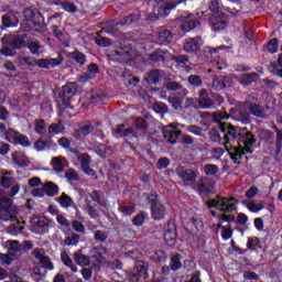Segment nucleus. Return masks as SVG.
Instances as JSON below:
<instances>
[{
	"label": "nucleus",
	"mask_w": 282,
	"mask_h": 282,
	"mask_svg": "<svg viewBox=\"0 0 282 282\" xmlns=\"http://www.w3.org/2000/svg\"><path fill=\"white\" fill-rule=\"evenodd\" d=\"M34 149L37 151H48L50 149H56V143L52 140V137H41L34 143Z\"/></svg>",
	"instance_id": "nucleus-24"
},
{
	"label": "nucleus",
	"mask_w": 282,
	"mask_h": 282,
	"mask_svg": "<svg viewBox=\"0 0 282 282\" xmlns=\"http://www.w3.org/2000/svg\"><path fill=\"white\" fill-rule=\"evenodd\" d=\"M11 160L18 169H28V166H30V159H28L25 152H13Z\"/></svg>",
	"instance_id": "nucleus-23"
},
{
	"label": "nucleus",
	"mask_w": 282,
	"mask_h": 282,
	"mask_svg": "<svg viewBox=\"0 0 282 282\" xmlns=\"http://www.w3.org/2000/svg\"><path fill=\"white\" fill-rule=\"evenodd\" d=\"M272 129L275 131V153H280L282 149V130L278 126H273Z\"/></svg>",
	"instance_id": "nucleus-48"
},
{
	"label": "nucleus",
	"mask_w": 282,
	"mask_h": 282,
	"mask_svg": "<svg viewBox=\"0 0 282 282\" xmlns=\"http://www.w3.org/2000/svg\"><path fill=\"white\" fill-rule=\"evenodd\" d=\"M215 188V181L210 177H200L197 183V192L199 195H210Z\"/></svg>",
	"instance_id": "nucleus-16"
},
{
	"label": "nucleus",
	"mask_w": 282,
	"mask_h": 282,
	"mask_svg": "<svg viewBox=\"0 0 282 282\" xmlns=\"http://www.w3.org/2000/svg\"><path fill=\"white\" fill-rule=\"evenodd\" d=\"M232 140H237L238 142H242L245 147H254L257 139L252 135V132H246V134H239L235 131L231 132Z\"/></svg>",
	"instance_id": "nucleus-25"
},
{
	"label": "nucleus",
	"mask_w": 282,
	"mask_h": 282,
	"mask_svg": "<svg viewBox=\"0 0 282 282\" xmlns=\"http://www.w3.org/2000/svg\"><path fill=\"white\" fill-rule=\"evenodd\" d=\"M227 202L226 197L217 195L216 198L207 202V208H216L219 210V208H224V206H226Z\"/></svg>",
	"instance_id": "nucleus-36"
},
{
	"label": "nucleus",
	"mask_w": 282,
	"mask_h": 282,
	"mask_svg": "<svg viewBox=\"0 0 282 282\" xmlns=\"http://www.w3.org/2000/svg\"><path fill=\"white\" fill-rule=\"evenodd\" d=\"M163 137L170 144H177V140L182 138V130H164Z\"/></svg>",
	"instance_id": "nucleus-31"
},
{
	"label": "nucleus",
	"mask_w": 282,
	"mask_h": 282,
	"mask_svg": "<svg viewBox=\"0 0 282 282\" xmlns=\"http://www.w3.org/2000/svg\"><path fill=\"white\" fill-rule=\"evenodd\" d=\"M44 193L47 197H56L58 195V185L54 182H46L44 185Z\"/></svg>",
	"instance_id": "nucleus-38"
},
{
	"label": "nucleus",
	"mask_w": 282,
	"mask_h": 282,
	"mask_svg": "<svg viewBox=\"0 0 282 282\" xmlns=\"http://www.w3.org/2000/svg\"><path fill=\"white\" fill-rule=\"evenodd\" d=\"M65 61V57L63 55L58 54L56 58H40L35 59V67H40L41 69H50L51 67H58V65H62Z\"/></svg>",
	"instance_id": "nucleus-14"
},
{
	"label": "nucleus",
	"mask_w": 282,
	"mask_h": 282,
	"mask_svg": "<svg viewBox=\"0 0 282 282\" xmlns=\"http://www.w3.org/2000/svg\"><path fill=\"white\" fill-rule=\"evenodd\" d=\"M112 58L113 61H117V63L131 66L133 65V58L135 57L132 51L121 48L116 51L115 54H112Z\"/></svg>",
	"instance_id": "nucleus-13"
},
{
	"label": "nucleus",
	"mask_w": 282,
	"mask_h": 282,
	"mask_svg": "<svg viewBox=\"0 0 282 282\" xmlns=\"http://www.w3.org/2000/svg\"><path fill=\"white\" fill-rule=\"evenodd\" d=\"M61 259H62L64 265H66V268H69L72 270V272H78V267H76V264H74V260H72V258H69L67 252H62Z\"/></svg>",
	"instance_id": "nucleus-42"
},
{
	"label": "nucleus",
	"mask_w": 282,
	"mask_h": 282,
	"mask_svg": "<svg viewBox=\"0 0 282 282\" xmlns=\"http://www.w3.org/2000/svg\"><path fill=\"white\" fill-rule=\"evenodd\" d=\"M226 205H224L223 208H219V213H224L225 215L228 213H234V210H237V205L232 202H237L235 197L226 198Z\"/></svg>",
	"instance_id": "nucleus-41"
},
{
	"label": "nucleus",
	"mask_w": 282,
	"mask_h": 282,
	"mask_svg": "<svg viewBox=\"0 0 282 282\" xmlns=\"http://www.w3.org/2000/svg\"><path fill=\"white\" fill-rule=\"evenodd\" d=\"M80 242V235L72 234L64 239L65 246H78Z\"/></svg>",
	"instance_id": "nucleus-57"
},
{
	"label": "nucleus",
	"mask_w": 282,
	"mask_h": 282,
	"mask_svg": "<svg viewBox=\"0 0 282 282\" xmlns=\"http://www.w3.org/2000/svg\"><path fill=\"white\" fill-rule=\"evenodd\" d=\"M142 19V13L140 11H134L132 13H129L128 15H126L124 18H122L119 22H117V25H121V26H133L138 23V21H140Z\"/></svg>",
	"instance_id": "nucleus-22"
},
{
	"label": "nucleus",
	"mask_w": 282,
	"mask_h": 282,
	"mask_svg": "<svg viewBox=\"0 0 282 282\" xmlns=\"http://www.w3.org/2000/svg\"><path fill=\"white\" fill-rule=\"evenodd\" d=\"M15 221L14 224H11L8 228H7V232L8 235H12V237H17V235L23 232V230H25L24 226H21V220H19V218H17L15 216Z\"/></svg>",
	"instance_id": "nucleus-35"
},
{
	"label": "nucleus",
	"mask_w": 282,
	"mask_h": 282,
	"mask_svg": "<svg viewBox=\"0 0 282 282\" xmlns=\"http://www.w3.org/2000/svg\"><path fill=\"white\" fill-rule=\"evenodd\" d=\"M209 23L214 32L226 30L229 25L228 14H226L225 12L212 14L209 18Z\"/></svg>",
	"instance_id": "nucleus-10"
},
{
	"label": "nucleus",
	"mask_w": 282,
	"mask_h": 282,
	"mask_svg": "<svg viewBox=\"0 0 282 282\" xmlns=\"http://www.w3.org/2000/svg\"><path fill=\"white\" fill-rule=\"evenodd\" d=\"M178 23H181L180 28L183 32H191V30H195V28H199L200 23L197 19L193 18V14L183 13L180 18H177Z\"/></svg>",
	"instance_id": "nucleus-11"
},
{
	"label": "nucleus",
	"mask_w": 282,
	"mask_h": 282,
	"mask_svg": "<svg viewBox=\"0 0 282 282\" xmlns=\"http://www.w3.org/2000/svg\"><path fill=\"white\" fill-rule=\"evenodd\" d=\"M123 126H117L115 131L117 138H127V140H138L149 133V121L144 118H134L132 127L124 129Z\"/></svg>",
	"instance_id": "nucleus-1"
},
{
	"label": "nucleus",
	"mask_w": 282,
	"mask_h": 282,
	"mask_svg": "<svg viewBox=\"0 0 282 282\" xmlns=\"http://www.w3.org/2000/svg\"><path fill=\"white\" fill-rule=\"evenodd\" d=\"M269 54H276L279 52V40L276 37L271 39L265 46Z\"/></svg>",
	"instance_id": "nucleus-52"
},
{
	"label": "nucleus",
	"mask_w": 282,
	"mask_h": 282,
	"mask_svg": "<svg viewBox=\"0 0 282 282\" xmlns=\"http://www.w3.org/2000/svg\"><path fill=\"white\" fill-rule=\"evenodd\" d=\"M78 162H80V169H85L87 166H90L91 164V156L87 153H80L77 156Z\"/></svg>",
	"instance_id": "nucleus-58"
},
{
	"label": "nucleus",
	"mask_w": 282,
	"mask_h": 282,
	"mask_svg": "<svg viewBox=\"0 0 282 282\" xmlns=\"http://www.w3.org/2000/svg\"><path fill=\"white\" fill-rule=\"evenodd\" d=\"M73 259L77 265H80V268H87L91 265V257L83 254V251H76L73 254Z\"/></svg>",
	"instance_id": "nucleus-27"
},
{
	"label": "nucleus",
	"mask_w": 282,
	"mask_h": 282,
	"mask_svg": "<svg viewBox=\"0 0 282 282\" xmlns=\"http://www.w3.org/2000/svg\"><path fill=\"white\" fill-rule=\"evenodd\" d=\"M156 41L159 45H169L173 41V33L167 29H163L158 33Z\"/></svg>",
	"instance_id": "nucleus-29"
},
{
	"label": "nucleus",
	"mask_w": 282,
	"mask_h": 282,
	"mask_svg": "<svg viewBox=\"0 0 282 282\" xmlns=\"http://www.w3.org/2000/svg\"><path fill=\"white\" fill-rule=\"evenodd\" d=\"M18 62L20 63L21 67L30 66L35 67L36 59H33L31 56H19Z\"/></svg>",
	"instance_id": "nucleus-60"
},
{
	"label": "nucleus",
	"mask_w": 282,
	"mask_h": 282,
	"mask_svg": "<svg viewBox=\"0 0 282 282\" xmlns=\"http://www.w3.org/2000/svg\"><path fill=\"white\" fill-rule=\"evenodd\" d=\"M183 50H184V52H186V54H197V52H199V50H202V39H199V37L186 39Z\"/></svg>",
	"instance_id": "nucleus-19"
},
{
	"label": "nucleus",
	"mask_w": 282,
	"mask_h": 282,
	"mask_svg": "<svg viewBox=\"0 0 282 282\" xmlns=\"http://www.w3.org/2000/svg\"><path fill=\"white\" fill-rule=\"evenodd\" d=\"M86 210L91 219H98L100 217L96 209V205L91 204V200L89 199H86Z\"/></svg>",
	"instance_id": "nucleus-50"
},
{
	"label": "nucleus",
	"mask_w": 282,
	"mask_h": 282,
	"mask_svg": "<svg viewBox=\"0 0 282 282\" xmlns=\"http://www.w3.org/2000/svg\"><path fill=\"white\" fill-rule=\"evenodd\" d=\"M90 133H94V124H91V121L87 120L78 124V129L73 132V135L76 140H80L83 135L87 137Z\"/></svg>",
	"instance_id": "nucleus-20"
},
{
	"label": "nucleus",
	"mask_w": 282,
	"mask_h": 282,
	"mask_svg": "<svg viewBox=\"0 0 282 282\" xmlns=\"http://www.w3.org/2000/svg\"><path fill=\"white\" fill-rule=\"evenodd\" d=\"M187 83L192 85V87H202L203 82L199 75H189L187 77Z\"/></svg>",
	"instance_id": "nucleus-64"
},
{
	"label": "nucleus",
	"mask_w": 282,
	"mask_h": 282,
	"mask_svg": "<svg viewBox=\"0 0 282 282\" xmlns=\"http://www.w3.org/2000/svg\"><path fill=\"white\" fill-rule=\"evenodd\" d=\"M45 131H47V123H45V120H35V133L43 134Z\"/></svg>",
	"instance_id": "nucleus-62"
},
{
	"label": "nucleus",
	"mask_w": 282,
	"mask_h": 282,
	"mask_svg": "<svg viewBox=\"0 0 282 282\" xmlns=\"http://www.w3.org/2000/svg\"><path fill=\"white\" fill-rule=\"evenodd\" d=\"M19 207L14 205L12 199L3 189H0V220L1 221H17Z\"/></svg>",
	"instance_id": "nucleus-3"
},
{
	"label": "nucleus",
	"mask_w": 282,
	"mask_h": 282,
	"mask_svg": "<svg viewBox=\"0 0 282 282\" xmlns=\"http://www.w3.org/2000/svg\"><path fill=\"white\" fill-rule=\"evenodd\" d=\"M176 174L182 181L187 182V184H195V182H197L198 173L194 170L178 167L176 169Z\"/></svg>",
	"instance_id": "nucleus-18"
},
{
	"label": "nucleus",
	"mask_w": 282,
	"mask_h": 282,
	"mask_svg": "<svg viewBox=\"0 0 282 282\" xmlns=\"http://www.w3.org/2000/svg\"><path fill=\"white\" fill-rule=\"evenodd\" d=\"M166 54H169V51L156 48L148 55V58L152 65L160 67V65L166 63Z\"/></svg>",
	"instance_id": "nucleus-17"
},
{
	"label": "nucleus",
	"mask_w": 282,
	"mask_h": 282,
	"mask_svg": "<svg viewBox=\"0 0 282 282\" xmlns=\"http://www.w3.org/2000/svg\"><path fill=\"white\" fill-rule=\"evenodd\" d=\"M258 135L260 140L263 142H268L269 144H274V132L268 129H260L258 130Z\"/></svg>",
	"instance_id": "nucleus-37"
},
{
	"label": "nucleus",
	"mask_w": 282,
	"mask_h": 282,
	"mask_svg": "<svg viewBox=\"0 0 282 282\" xmlns=\"http://www.w3.org/2000/svg\"><path fill=\"white\" fill-rule=\"evenodd\" d=\"M163 239L169 248H175L177 243V234H163Z\"/></svg>",
	"instance_id": "nucleus-53"
},
{
	"label": "nucleus",
	"mask_w": 282,
	"mask_h": 282,
	"mask_svg": "<svg viewBox=\"0 0 282 282\" xmlns=\"http://www.w3.org/2000/svg\"><path fill=\"white\" fill-rule=\"evenodd\" d=\"M230 127H232V124H230V123L220 124V131L223 133H225V135H224L225 142L223 144H224L226 151H229V152H230V149L228 148V144L230 143V138H229V135H230Z\"/></svg>",
	"instance_id": "nucleus-40"
},
{
	"label": "nucleus",
	"mask_w": 282,
	"mask_h": 282,
	"mask_svg": "<svg viewBox=\"0 0 282 282\" xmlns=\"http://www.w3.org/2000/svg\"><path fill=\"white\" fill-rule=\"evenodd\" d=\"M203 171L206 175L213 177L219 173V166L208 163L204 165Z\"/></svg>",
	"instance_id": "nucleus-56"
},
{
	"label": "nucleus",
	"mask_w": 282,
	"mask_h": 282,
	"mask_svg": "<svg viewBox=\"0 0 282 282\" xmlns=\"http://www.w3.org/2000/svg\"><path fill=\"white\" fill-rule=\"evenodd\" d=\"M147 217H149L147 212H140L132 218L133 226H143Z\"/></svg>",
	"instance_id": "nucleus-55"
},
{
	"label": "nucleus",
	"mask_w": 282,
	"mask_h": 282,
	"mask_svg": "<svg viewBox=\"0 0 282 282\" xmlns=\"http://www.w3.org/2000/svg\"><path fill=\"white\" fill-rule=\"evenodd\" d=\"M51 165L53 166V171H56V173H63V171H65V164L61 156H54L51 161Z\"/></svg>",
	"instance_id": "nucleus-43"
},
{
	"label": "nucleus",
	"mask_w": 282,
	"mask_h": 282,
	"mask_svg": "<svg viewBox=\"0 0 282 282\" xmlns=\"http://www.w3.org/2000/svg\"><path fill=\"white\" fill-rule=\"evenodd\" d=\"M152 109L155 111V113H161L162 118H164V115L169 113V106L162 101H155Z\"/></svg>",
	"instance_id": "nucleus-45"
},
{
	"label": "nucleus",
	"mask_w": 282,
	"mask_h": 282,
	"mask_svg": "<svg viewBox=\"0 0 282 282\" xmlns=\"http://www.w3.org/2000/svg\"><path fill=\"white\" fill-rule=\"evenodd\" d=\"M249 111L254 118H261L262 120H268V118H270V115L268 113V111H270L269 106L263 107L259 104L250 102Z\"/></svg>",
	"instance_id": "nucleus-21"
},
{
	"label": "nucleus",
	"mask_w": 282,
	"mask_h": 282,
	"mask_svg": "<svg viewBox=\"0 0 282 282\" xmlns=\"http://www.w3.org/2000/svg\"><path fill=\"white\" fill-rule=\"evenodd\" d=\"M257 80H259V74L253 72L242 74L238 79V83H240V85H246L248 87L250 86L251 83H257Z\"/></svg>",
	"instance_id": "nucleus-33"
},
{
	"label": "nucleus",
	"mask_w": 282,
	"mask_h": 282,
	"mask_svg": "<svg viewBox=\"0 0 282 282\" xmlns=\"http://www.w3.org/2000/svg\"><path fill=\"white\" fill-rule=\"evenodd\" d=\"M128 282H144L147 281L142 275L139 274V272L134 269L130 270L127 273Z\"/></svg>",
	"instance_id": "nucleus-49"
},
{
	"label": "nucleus",
	"mask_w": 282,
	"mask_h": 282,
	"mask_svg": "<svg viewBox=\"0 0 282 282\" xmlns=\"http://www.w3.org/2000/svg\"><path fill=\"white\" fill-rule=\"evenodd\" d=\"M23 17L24 19L21 22V30L23 32H43L45 18L39 9H25Z\"/></svg>",
	"instance_id": "nucleus-2"
},
{
	"label": "nucleus",
	"mask_w": 282,
	"mask_h": 282,
	"mask_svg": "<svg viewBox=\"0 0 282 282\" xmlns=\"http://www.w3.org/2000/svg\"><path fill=\"white\" fill-rule=\"evenodd\" d=\"M261 248V241L257 237H249L247 241V250H258Z\"/></svg>",
	"instance_id": "nucleus-61"
},
{
	"label": "nucleus",
	"mask_w": 282,
	"mask_h": 282,
	"mask_svg": "<svg viewBox=\"0 0 282 282\" xmlns=\"http://www.w3.org/2000/svg\"><path fill=\"white\" fill-rule=\"evenodd\" d=\"M8 246V253L10 257L13 259H19L21 257V250H23V246H21V242L19 240H8L7 241Z\"/></svg>",
	"instance_id": "nucleus-26"
},
{
	"label": "nucleus",
	"mask_w": 282,
	"mask_h": 282,
	"mask_svg": "<svg viewBox=\"0 0 282 282\" xmlns=\"http://www.w3.org/2000/svg\"><path fill=\"white\" fill-rule=\"evenodd\" d=\"M228 87H232V77L226 75L213 77L212 89H215V91H224Z\"/></svg>",
	"instance_id": "nucleus-12"
},
{
	"label": "nucleus",
	"mask_w": 282,
	"mask_h": 282,
	"mask_svg": "<svg viewBox=\"0 0 282 282\" xmlns=\"http://www.w3.org/2000/svg\"><path fill=\"white\" fill-rule=\"evenodd\" d=\"M167 102H170L171 107L174 111H182V104L184 102V97L175 96L169 97Z\"/></svg>",
	"instance_id": "nucleus-39"
},
{
	"label": "nucleus",
	"mask_w": 282,
	"mask_h": 282,
	"mask_svg": "<svg viewBox=\"0 0 282 282\" xmlns=\"http://www.w3.org/2000/svg\"><path fill=\"white\" fill-rule=\"evenodd\" d=\"M94 239H95V241H98L100 243H105L107 241V239H109V231L96 230L94 232Z\"/></svg>",
	"instance_id": "nucleus-54"
},
{
	"label": "nucleus",
	"mask_w": 282,
	"mask_h": 282,
	"mask_svg": "<svg viewBox=\"0 0 282 282\" xmlns=\"http://www.w3.org/2000/svg\"><path fill=\"white\" fill-rule=\"evenodd\" d=\"M55 202L59 203V206H62V208H76V203H74V199H72V196L62 193V195L59 197L55 198Z\"/></svg>",
	"instance_id": "nucleus-32"
},
{
	"label": "nucleus",
	"mask_w": 282,
	"mask_h": 282,
	"mask_svg": "<svg viewBox=\"0 0 282 282\" xmlns=\"http://www.w3.org/2000/svg\"><path fill=\"white\" fill-rule=\"evenodd\" d=\"M198 107L200 109H216L215 101L208 94V90L203 88L198 91Z\"/></svg>",
	"instance_id": "nucleus-15"
},
{
	"label": "nucleus",
	"mask_w": 282,
	"mask_h": 282,
	"mask_svg": "<svg viewBox=\"0 0 282 282\" xmlns=\"http://www.w3.org/2000/svg\"><path fill=\"white\" fill-rule=\"evenodd\" d=\"M133 270L137 271L147 281L149 279V262L144 260H138Z\"/></svg>",
	"instance_id": "nucleus-30"
},
{
	"label": "nucleus",
	"mask_w": 282,
	"mask_h": 282,
	"mask_svg": "<svg viewBox=\"0 0 282 282\" xmlns=\"http://www.w3.org/2000/svg\"><path fill=\"white\" fill-rule=\"evenodd\" d=\"M70 58L75 61L78 65L83 67L87 63V56L84 53H80L79 51H74L69 54Z\"/></svg>",
	"instance_id": "nucleus-44"
},
{
	"label": "nucleus",
	"mask_w": 282,
	"mask_h": 282,
	"mask_svg": "<svg viewBox=\"0 0 282 282\" xmlns=\"http://www.w3.org/2000/svg\"><path fill=\"white\" fill-rule=\"evenodd\" d=\"M7 142H11V144H20L21 147H30V138L28 135L9 128L6 137Z\"/></svg>",
	"instance_id": "nucleus-9"
},
{
	"label": "nucleus",
	"mask_w": 282,
	"mask_h": 282,
	"mask_svg": "<svg viewBox=\"0 0 282 282\" xmlns=\"http://www.w3.org/2000/svg\"><path fill=\"white\" fill-rule=\"evenodd\" d=\"M170 268L173 272L182 270V254L178 252H173L170 257Z\"/></svg>",
	"instance_id": "nucleus-34"
},
{
	"label": "nucleus",
	"mask_w": 282,
	"mask_h": 282,
	"mask_svg": "<svg viewBox=\"0 0 282 282\" xmlns=\"http://www.w3.org/2000/svg\"><path fill=\"white\" fill-rule=\"evenodd\" d=\"M151 259H153L155 263H166V259H169V256H166V251L158 250L154 252Z\"/></svg>",
	"instance_id": "nucleus-51"
},
{
	"label": "nucleus",
	"mask_w": 282,
	"mask_h": 282,
	"mask_svg": "<svg viewBox=\"0 0 282 282\" xmlns=\"http://www.w3.org/2000/svg\"><path fill=\"white\" fill-rule=\"evenodd\" d=\"M164 70L154 68L150 70L145 77L148 85H160V78H162Z\"/></svg>",
	"instance_id": "nucleus-28"
},
{
	"label": "nucleus",
	"mask_w": 282,
	"mask_h": 282,
	"mask_svg": "<svg viewBox=\"0 0 282 282\" xmlns=\"http://www.w3.org/2000/svg\"><path fill=\"white\" fill-rule=\"evenodd\" d=\"M208 8L213 14H219L221 11V6H219V0H209Z\"/></svg>",
	"instance_id": "nucleus-63"
},
{
	"label": "nucleus",
	"mask_w": 282,
	"mask_h": 282,
	"mask_svg": "<svg viewBox=\"0 0 282 282\" xmlns=\"http://www.w3.org/2000/svg\"><path fill=\"white\" fill-rule=\"evenodd\" d=\"M76 94H78V84L76 82H70L63 86L62 93H59L56 99L59 109H69L72 99Z\"/></svg>",
	"instance_id": "nucleus-5"
},
{
	"label": "nucleus",
	"mask_w": 282,
	"mask_h": 282,
	"mask_svg": "<svg viewBox=\"0 0 282 282\" xmlns=\"http://www.w3.org/2000/svg\"><path fill=\"white\" fill-rule=\"evenodd\" d=\"M145 197L148 199V204H150L152 219H154V221H161V219H164V217H166V206H164L160 200L158 192H150L145 194Z\"/></svg>",
	"instance_id": "nucleus-4"
},
{
	"label": "nucleus",
	"mask_w": 282,
	"mask_h": 282,
	"mask_svg": "<svg viewBox=\"0 0 282 282\" xmlns=\"http://www.w3.org/2000/svg\"><path fill=\"white\" fill-rule=\"evenodd\" d=\"M158 6L160 17H169L171 10H175L176 6L186 3V0H153Z\"/></svg>",
	"instance_id": "nucleus-8"
},
{
	"label": "nucleus",
	"mask_w": 282,
	"mask_h": 282,
	"mask_svg": "<svg viewBox=\"0 0 282 282\" xmlns=\"http://www.w3.org/2000/svg\"><path fill=\"white\" fill-rule=\"evenodd\" d=\"M89 197H90V199H93V202H96L97 204H99V206H105V202H102V197H105V192L94 189L89 194Z\"/></svg>",
	"instance_id": "nucleus-47"
},
{
	"label": "nucleus",
	"mask_w": 282,
	"mask_h": 282,
	"mask_svg": "<svg viewBox=\"0 0 282 282\" xmlns=\"http://www.w3.org/2000/svg\"><path fill=\"white\" fill-rule=\"evenodd\" d=\"M61 7L65 12H69V14H76V12H78V7L74 2L64 1L61 3Z\"/></svg>",
	"instance_id": "nucleus-59"
},
{
	"label": "nucleus",
	"mask_w": 282,
	"mask_h": 282,
	"mask_svg": "<svg viewBox=\"0 0 282 282\" xmlns=\"http://www.w3.org/2000/svg\"><path fill=\"white\" fill-rule=\"evenodd\" d=\"M229 113L234 120L242 124H250V101L238 104L235 108L229 110Z\"/></svg>",
	"instance_id": "nucleus-7"
},
{
	"label": "nucleus",
	"mask_w": 282,
	"mask_h": 282,
	"mask_svg": "<svg viewBox=\"0 0 282 282\" xmlns=\"http://www.w3.org/2000/svg\"><path fill=\"white\" fill-rule=\"evenodd\" d=\"M32 226H36L37 228H42V230H45V228H50V224L45 219V217H39L35 216L31 219Z\"/></svg>",
	"instance_id": "nucleus-46"
},
{
	"label": "nucleus",
	"mask_w": 282,
	"mask_h": 282,
	"mask_svg": "<svg viewBox=\"0 0 282 282\" xmlns=\"http://www.w3.org/2000/svg\"><path fill=\"white\" fill-rule=\"evenodd\" d=\"M1 43L2 45H10L12 50H23V47H28V33L4 34Z\"/></svg>",
	"instance_id": "nucleus-6"
}]
</instances>
